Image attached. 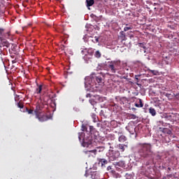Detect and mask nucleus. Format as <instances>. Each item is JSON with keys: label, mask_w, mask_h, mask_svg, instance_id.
I'll list each match as a JSON object with an SVG mask.
<instances>
[{"label": "nucleus", "mask_w": 179, "mask_h": 179, "mask_svg": "<svg viewBox=\"0 0 179 179\" xmlns=\"http://www.w3.org/2000/svg\"><path fill=\"white\" fill-rule=\"evenodd\" d=\"M134 29L133 24H126V27L124 28V31H128V30H132Z\"/></svg>", "instance_id": "2eb2a0df"}, {"label": "nucleus", "mask_w": 179, "mask_h": 179, "mask_svg": "<svg viewBox=\"0 0 179 179\" xmlns=\"http://www.w3.org/2000/svg\"><path fill=\"white\" fill-rule=\"evenodd\" d=\"M171 171V168L169 167L167 169V173H170Z\"/></svg>", "instance_id": "4c0bfd02"}, {"label": "nucleus", "mask_w": 179, "mask_h": 179, "mask_svg": "<svg viewBox=\"0 0 179 179\" xmlns=\"http://www.w3.org/2000/svg\"><path fill=\"white\" fill-rule=\"evenodd\" d=\"M90 104H92V106H94L96 103V101H94V100H93V99H90Z\"/></svg>", "instance_id": "473e14b6"}, {"label": "nucleus", "mask_w": 179, "mask_h": 179, "mask_svg": "<svg viewBox=\"0 0 179 179\" xmlns=\"http://www.w3.org/2000/svg\"><path fill=\"white\" fill-rule=\"evenodd\" d=\"M87 7L90 8V6H93L94 5V0H86Z\"/></svg>", "instance_id": "a211bd4d"}, {"label": "nucleus", "mask_w": 179, "mask_h": 179, "mask_svg": "<svg viewBox=\"0 0 179 179\" xmlns=\"http://www.w3.org/2000/svg\"><path fill=\"white\" fill-rule=\"evenodd\" d=\"M150 72L153 75H157V73H159V72H157V71H156V70H151Z\"/></svg>", "instance_id": "2f4dec72"}, {"label": "nucleus", "mask_w": 179, "mask_h": 179, "mask_svg": "<svg viewBox=\"0 0 179 179\" xmlns=\"http://www.w3.org/2000/svg\"><path fill=\"white\" fill-rule=\"evenodd\" d=\"M17 106L18 108H23V107H24V105H23V103L20 101L17 103Z\"/></svg>", "instance_id": "bb28decb"}, {"label": "nucleus", "mask_w": 179, "mask_h": 179, "mask_svg": "<svg viewBox=\"0 0 179 179\" xmlns=\"http://www.w3.org/2000/svg\"><path fill=\"white\" fill-rule=\"evenodd\" d=\"M138 103H135V107H137L138 108H141L142 107H143V103H142V99H138Z\"/></svg>", "instance_id": "f3484780"}, {"label": "nucleus", "mask_w": 179, "mask_h": 179, "mask_svg": "<svg viewBox=\"0 0 179 179\" xmlns=\"http://www.w3.org/2000/svg\"><path fill=\"white\" fill-rule=\"evenodd\" d=\"M125 163L123 161H120L119 162H115V166H118L119 167H124Z\"/></svg>", "instance_id": "aec40b11"}, {"label": "nucleus", "mask_w": 179, "mask_h": 179, "mask_svg": "<svg viewBox=\"0 0 179 179\" xmlns=\"http://www.w3.org/2000/svg\"><path fill=\"white\" fill-rule=\"evenodd\" d=\"M44 108V105L42 103H37L36 109L34 110L35 115H38L43 113V109Z\"/></svg>", "instance_id": "6e6552de"}, {"label": "nucleus", "mask_w": 179, "mask_h": 179, "mask_svg": "<svg viewBox=\"0 0 179 179\" xmlns=\"http://www.w3.org/2000/svg\"><path fill=\"white\" fill-rule=\"evenodd\" d=\"M167 134H168L169 135H171V130H169L168 132H167Z\"/></svg>", "instance_id": "ea45409f"}, {"label": "nucleus", "mask_w": 179, "mask_h": 179, "mask_svg": "<svg viewBox=\"0 0 179 179\" xmlns=\"http://www.w3.org/2000/svg\"><path fill=\"white\" fill-rule=\"evenodd\" d=\"M12 44L8 41V38H4V39H0V55H5L6 54L8 53V51L10 54L12 52L10 51V46Z\"/></svg>", "instance_id": "f03ea898"}, {"label": "nucleus", "mask_w": 179, "mask_h": 179, "mask_svg": "<svg viewBox=\"0 0 179 179\" xmlns=\"http://www.w3.org/2000/svg\"><path fill=\"white\" fill-rule=\"evenodd\" d=\"M91 178L92 179H99L100 178V176H99V173L97 172H92L91 173Z\"/></svg>", "instance_id": "dca6fc26"}, {"label": "nucleus", "mask_w": 179, "mask_h": 179, "mask_svg": "<svg viewBox=\"0 0 179 179\" xmlns=\"http://www.w3.org/2000/svg\"><path fill=\"white\" fill-rule=\"evenodd\" d=\"M118 40H120L122 43L123 41H127V35L124 32V31H122L120 32V35L118 36Z\"/></svg>", "instance_id": "9b49d317"}, {"label": "nucleus", "mask_w": 179, "mask_h": 179, "mask_svg": "<svg viewBox=\"0 0 179 179\" xmlns=\"http://www.w3.org/2000/svg\"><path fill=\"white\" fill-rule=\"evenodd\" d=\"M125 148H128V145H124V144H119L117 145V148L122 152H125Z\"/></svg>", "instance_id": "ddd939ff"}, {"label": "nucleus", "mask_w": 179, "mask_h": 179, "mask_svg": "<svg viewBox=\"0 0 179 179\" xmlns=\"http://www.w3.org/2000/svg\"><path fill=\"white\" fill-rule=\"evenodd\" d=\"M118 141L120 143H124V142H127V141H128V138H127V136H125L124 135H121L119 136Z\"/></svg>", "instance_id": "4468645a"}, {"label": "nucleus", "mask_w": 179, "mask_h": 179, "mask_svg": "<svg viewBox=\"0 0 179 179\" xmlns=\"http://www.w3.org/2000/svg\"><path fill=\"white\" fill-rule=\"evenodd\" d=\"M85 153L86 155H89L90 153H94V155H96V153H97V150L94 149V150H87V151H85Z\"/></svg>", "instance_id": "5701e85b"}, {"label": "nucleus", "mask_w": 179, "mask_h": 179, "mask_svg": "<svg viewBox=\"0 0 179 179\" xmlns=\"http://www.w3.org/2000/svg\"><path fill=\"white\" fill-rule=\"evenodd\" d=\"M86 85H89L90 87H93L96 85V78H94V73H92L89 77L85 78Z\"/></svg>", "instance_id": "20e7f679"}, {"label": "nucleus", "mask_w": 179, "mask_h": 179, "mask_svg": "<svg viewBox=\"0 0 179 179\" xmlns=\"http://www.w3.org/2000/svg\"><path fill=\"white\" fill-rule=\"evenodd\" d=\"M124 177L126 179H132V175L129 173H126Z\"/></svg>", "instance_id": "c85d7f7f"}, {"label": "nucleus", "mask_w": 179, "mask_h": 179, "mask_svg": "<svg viewBox=\"0 0 179 179\" xmlns=\"http://www.w3.org/2000/svg\"><path fill=\"white\" fill-rule=\"evenodd\" d=\"M27 111L28 114H33V111H34V110H31V109H29H29L27 108Z\"/></svg>", "instance_id": "f704fd0d"}, {"label": "nucleus", "mask_w": 179, "mask_h": 179, "mask_svg": "<svg viewBox=\"0 0 179 179\" xmlns=\"http://www.w3.org/2000/svg\"><path fill=\"white\" fill-rule=\"evenodd\" d=\"M108 68L112 73H115L121 68V62L118 61H111L108 62Z\"/></svg>", "instance_id": "7ed1b4c3"}, {"label": "nucleus", "mask_w": 179, "mask_h": 179, "mask_svg": "<svg viewBox=\"0 0 179 179\" xmlns=\"http://www.w3.org/2000/svg\"><path fill=\"white\" fill-rule=\"evenodd\" d=\"M92 41H93L94 43H99V37L95 36V37H94V41L92 40Z\"/></svg>", "instance_id": "72a5a7b5"}, {"label": "nucleus", "mask_w": 179, "mask_h": 179, "mask_svg": "<svg viewBox=\"0 0 179 179\" xmlns=\"http://www.w3.org/2000/svg\"><path fill=\"white\" fill-rule=\"evenodd\" d=\"M111 169V166H108V170H110Z\"/></svg>", "instance_id": "c03bdc74"}, {"label": "nucleus", "mask_w": 179, "mask_h": 179, "mask_svg": "<svg viewBox=\"0 0 179 179\" xmlns=\"http://www.w3.org/2000/svg\"><path fill=\"white\" fill-rule=\"evenodd\" d=\"M167 118H171V115H167Z\"/></svg>", "instance_id": "79ce46f5"}, {"label": "nucleus", "mask_w": 179, "mask_h": 179, "mask_svg": "<svg viewBox=\"0 0 179 179\" xmlns=\"http://www.w3.org/2000/svg\"><path fill=\"white\" fill-rule=\"evenodd\" d=\"M36 115V118L38 119V121H40L41 122H44V121H48V120H50V117H48V115L42 113H38V115Z\"/></svg>", "instance_id": "0eeeda50"}, {"label": "nucleus", "mask_w": 179, "mask_h": 179, "mask_svg": "<svg viewBox=\"0 0 179 179\" xmlns=\"http://www.w3.org/2000/svg\"><path fill=\"white\" fill-rule=\"evenodd\" d=\"M92 118L93 122H97V121L99 120V119L97 118V115L94 113H92Z\"/></svg>", "instance_id": "4be33fe9"}, {"label": "nucleus", "mask_w": 179, "mask_h": 179, "mask_svg": "<svg viewBox=\"0 0 179 179\" xmlns=\"http://www.w3.org/2000/svg\"><path fill=\"white\" fill-rule=\"evenodd\" d=\"M149 113L150 114H151V115H152V117H155V115H156V110H155V108H150Z\"/></svg>", "instance_id": "6ab92c4d"}, {"label": "nucleus", "mask_w": 179, "mask_h": 179, "mask_svg": "<svg viewBox=\"0 0 179 179\" xmlns=\"http://www.w3.org/2000/svg\"><path fill=\"white\" fill-rule=\"evenodd\" d=\"M90 56H91V57H93V52H91V53H90Z\"/></svg>", "instance_id": "37998d69"}, {"label": "nucleus", "mask_w": 179, "mask_h": 179, "mask_svg": "<svg viewBox=\"0 0 179 179\" xmlns=\"http://www.w3.org/2000/svg\"><path fill=\"white\" fill-rule=\"evenodd\" d=\"M128 117L131 120H136V115H135L134 114H130V115H128Z\"/></svg>", "instance_id": "cd10ccee"}, {"label": "nucleus", "mask_w": 179, "mask_h": 179, "mask_svg": "<svg viewBox=\"0 0 179 179\" xmlns=\"http://www.w3.org/2000/svg\"><path fill=\"white\" fill-rule=\"evenodd\" d=\"M94 56L96 57V58H100L101 57V53L100 52V51L97 50L95 52Z\"/></svg>", "instance_id": "393cba45"}, {"label": "nucleus", "mask_w": 179, "mask_h": 179, "mask_svg": "<svg viewBox=\"0 0 179 179\" xmlns=\"http://www.w3.org/2000/svg\"><path fill=\"white\" fill-rule=\"evenodd\" d=\"M166 177H170V178H171V177H173V175H172V174H169V175H167Z\"/></svg>", "instance_id": "a19ab883"}, {"label": "nucleus", "mask_w": 179, "mask_h": 179, "mask_svg": "<svg viewBox=\"0 0 179 179\" xmlns=\"http://www.w3.org/2000/svg\"><path fill=\"white\" fill-rule=\"evenodd\" d=\"M92 136H85L83 139L82 146L83 148H89L92 142Z\"/></svg>", "instance_id": "39448f33"}, {"label": "nucleus", "mask_w": 179, "mask_h": 179, "mask_svg": "<svg viewBox=\"0 0 179 179\" xmlns=\"http://www.w3.org/2000/svg\"><path fill=\"white\" fill-rule=\"evenodd\" d=\"M85 136V134L84 133H79L78 134V138H79V141H82V138Z\"/></svg>", "instance_id": "c756f323"}, {"label": "nucleus", "mask_w": 179, "mask_h": 179, "mask_svg": "<svg viewBox=\"0 0 179 179\" xmlns=\"http://www.w3.org/2000/svg\"><path fill=\"white\" fill-rule=\"evenodd\" d=\"M86 97H92V94H87Z\"/></svg>", "instance_id": "58836bf2"}, {"label": "nucleus", "mask_w": 179, "mask_h": 179, "mask_svg": "<svg viewBox=\"0 0 179 179\" xmlns=\"http://www.w3.org/2000/svg\"><path fill=\"white\" fill-rule=\"evenodd\" d=\"M94 79L97 83H103V76L101 75L94 73Z\"/></svg>", "instance_id": "1a4fd4ad"}, {"label": "nucleus", "mask_w": 179, "mask_h": 179, "mask_svg": "<svg viewBox=\"0 0 179 179\" xmlns=\"http://www.w3.org/2000/svg\"><path fill=\"white\" fill-rule=\"evenodd\" d=\"M110 160H115V159H117V157H114V156H111L110 157Z\"/></svg>", "instance_id": "c9c22d12"}, {"label": "nucleus", "mask_w": 179, "mask_h": 179, "mask_svg": "<svg viewBox=\"0 0 179 179\" xmlns=\"http://www.w3.org/2000/svg\"><path fill=\"white\" fill-rule=\"evenodd\" d=\"M82 131H87V127H86V125L83 124L82 127H81Z\"/></svg>", "instance_id": "7c9ffc66"}, {"label": "nucleus", "mask_w": 179, "mask_h": 179, "mask_svg": "<svg viewBox=\"0 0 179 179\" xmlns=\"http://www.w3.org/2000/svg\"><path fill=\"white\" fill-rule=\"evenodd\" d=\"M0 15H1V9H0Z\"/></svg>", "instance_id": "49530a36"}, {"label": "nucleus", "mask_w": 179, "mask_h": 179, "mask_svg": "<svg viewBox=\"0 0 179 179\" xmlns=\"http://www.w3.org/2000/svg\"><path fill=\"white\" fill-rule=\"evenodd\" d=\"M125 129L129 132L130 135H135V127L132 125H128L127 127H125Z\"/></svg>", "instance_id": "9d476101"}, {"label": "nucleus", "mask_w": 179, "mask_h": 179, "mask_svg": "<svg viewBox=\"0 0 179 179\" xmlns=\"http://www.w3.org/2000/svg\"><path fill=\"white\" fill-rule=\"evenodd\" d=\"M138 154L140 157L143 159H148L152 157L153 151H152V144L150 143H141Z\"/></svg>", "instance_id": "f257e3e1"}, {"label": "nucleus", "mask_w": 179, "mask_h": 179, "mask_svg": "<svg viewBox=\"0 0 179 179\" xmlns=\"http://www.w3.org/2000/svg\"><path fill=\"white\" fill-rule=\"evenodd\" d=\"M178 149H179V145L178 146Z\"/></svg>", "instance_id": "a18cd8bd"}, {"label": "nucleus", "mask_w": 179, "mask_h": 179, "mask_svg": "<svg viewBox=\"0 0 179 179\" xmlns=\"http://www.w3.org/2000/svg\"><path fill=\"white\" fill-rule=\"evenodd\" d=\"M138 45L141 48H143V52H146V45L145 43H139Z\"/></svg>", "instance_id": "412c9836"}, {"label": "nucleus", "mask_w": 179, "mask_h": 179, "mask_svg": "<svg viewBox=\"0 0 179 179\" xmlns=\"http://www.w3.org/2000/svg\"><path fill=\"white\" fill-rule=\"evenodd\" d=\"M107 163H108V161H107V159H101V158L98 159V164L101 167H103V166H106Z\"/></svg>", "instance_id": "f8f14e48"}, {"label": "nucleus", "mask_w": 179, "mask_h": 179, "mask_svg": "<svg viewBox=\"0 0 179 179\" xmlns=\"http://www.w3.org/2000/svg\"><path fill=\"white\" fill-rule=\"evenodd\" d=\"M9 37H10V31H6L3 28H0V40L9 38Z\"/></svg>", "instance_id": "423d86ee"}, {"label": "nucleus", "mask_w": 179, "mask_h": 179, "mask_svg": "<svg viewBox=\"0 0 179 179\" xmlns=\"http://www.w3.org/2000/svg\"><path fill=\"white\" fill-rule=\"evenodd\" d=\"M90 131H93L94 129V127L93 126H90Z\"/></svg>", "instance_id": "e433bc0d"}, {"label": "nucleus", "mask_w": 179, "mask_h": 179, "mask_svg": "<svg viewBox=\"0 0 179 179\" xmlns=\"http://www.w3.org/2000/svg\"><path fill=\"white\" fill-rule=\"evenodd\" d=\"M164 95H165L166 97H167L169 100H171V99H173V95H171V94L165 93Z\"/></svg>", "instance_id": "a878e982"}, {"label": "nucleus", "mask_w": 179, "mask_h": 179, "mask_svg": "<svg viewBox=\"0 0 179 179\" xmlns=\"http://www.w3.org/2000/svg\"><path fill=\"white\" fill-rule=\"evenodd\" d=\"M41 90H43V85H39L38 88H36V94H40L41 93Z\"/></svg>", "instance_id": "b1692460"}]
</instances>
